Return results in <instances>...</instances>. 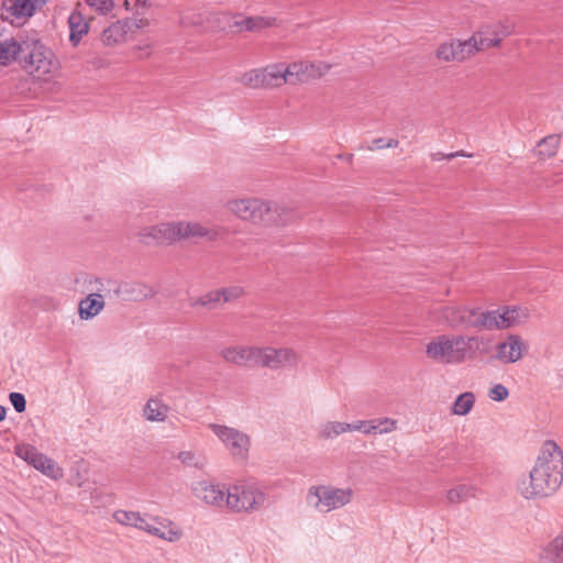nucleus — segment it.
<instances>
[{
	"instance_id": "obj_1",
	"label": "nucleus",
	"mask_w": 563,
	"mask_h": 563,
	"mask_svg": "<svg viewBox=\"0 0 563 563\" xmlns=\"http://www.w3.org/2000/svg\"><path fill=\"white\" fill-rule=\"evenodd\" d=\"M563 483V451L556 442L547 440L528 474H522L516 489L525 499H539L553 495Z\"/></svg>"
},
{
	"instance_id": "obj_2",
	"label": "nucleus",
	"mask_w": 563,
	"mask_h": 563,
	"mask_svg": "<svg viewBox=\"0 0 563 563\" xmlns=\"http://www.w3.org/2000/svg\"><path fill=\"white\" fill-rule=\"evenodd\" d=\"M485 339L479 335L441 334L426 346L432 361L444 365H460L484 353Z\"/></svg>"
},
{
	"instance_id": "obj_3",
	"label": "nucleus",
	"mask_w": 563,
	"mask_h": 563,
	"mask_svg": "<svg viewBox=\"0 0 563 563\" xmlns=\"http://www.w3.org/2000/svg\"><path fill=\"white\" fill-rule=\"evenodd\" d=\"M23 68L34 79L51 82L58 78L60 64L53 51L40 41L25 42Z\"/></svg>"
},
{
	"instance_id": "obj_4",
	"label": "nucleus",
	"mask_w": 563,
	"mask_h": 563,
	"mask_svg": "<svg viewBox=\"0 0 563 563\" xmlns=\"http://www.w3.org/2000/svg\"><path fill=\"white\" fill-rule=\"evenodd\" d=\"M228 510L234 514H252L266 503L263 485L255 478H240L229 485Z\"/></svg>"
},
{
	"instance_id": "obj_5",
	"label": "nucleus",
	"mask_w": 563,
	"mask_h": 563,
	"mask_svg": "<svg viewBox=\"0 0 563 563\" xmlns=\"http://www.w3.org/2000/svg\"><path fill=\"white\" fill-rule=\"evenodd\" d=\"M354 489L331 484L312 485L308 488L307 504L318 512H331L352 503Z\"/></svg>"
},
{
	"instance_id": "obj_6",
	"label": "nucleus",
	"mask_w": 563,
	"mask_h": 563,
	"mask_svg": "<svg viewBox=\"0 0 563 563\" xmlns=\"http://www.w3.org/2000/svg\"><path fill=\"white\" fill-rule=\"evenodd\" d=\"M225 207L230 213L252 223L271 222L277 211L276 203L255 197L231 199Z\"/></svg>"
},
{
	"instance_id": "obj_7",
	"label": "nucleus",
	"mask_w": 563,
	"mask_h": 563,
	"mask_svg": "<svg viewBox=\"0 0 563 563\" xmlns=\"http://www.w3.org/2000/svg\"><path fill=\"white\" fill-rule=\"evenodd\" d=\"M208 428L235 461L249 459L252 440L246 432L221 423H210Z\"/></svg>"
},
{
	"instance_id": "obj_8",
	"label": "nucleus",
	"mask_w": 563,
	"mask_h": 563,
	"mask_svg": "<svg viewBox=\"0 0 563 563\" xmlns=\"http://www.w3.org/2000/svg\"><path fill=\"white\" fill-rule=\"evenodd\" d=\"M300 362V354L289 346H260L258 365L277 371L295 368Z\"/></svg>"
},
{
	"instance_id": "obj_9",
	"label": "nucleus",
	"mask_w": 563,
	"mask_h": 563,
	"mask_svg": "<svg viewBox=\"0 0 563 563\" xmlns=\"http://www.w3.org/2000/svg\"><path fill=\"white\" fill-rule=\"evenodd\" d=\"M479 309V307L464 305L445 306L440 309L439 319L451 328L478 329Z\"/></svg>"
},
{
	"instance_id": "obj_10",
	"label": "nucleus",
	"mask_w": 563,
	"mask_h": 563,
	"mask_svg": "<svg viewBox=\"0 0 563 563\" xmlns=\"http://www.w3.org/2000/svg\"><path fill=\"white\" fill-rule=\"evenodd\" d=\"M512 33V25L506 20L483 23L470 37L476 42L477 53L486 48L498 46L503 38Z\"/></svg>"
},
{
	"instance_id": "obj_11",
	"label": "nucleus",
	"mask_w": 563,
	"mask_h": 563,
	"mask_svg": "<svg viewBox=\"0 0 563 563\" xmlns=\"http://www.w3.org/2000/svg\"><path fill=\"white\" fill-rule=\"evenodd\" d=\"M475 45V40L450 38L437 47L434 55L441 62L462 63L477 54Z\"/></svg>"
},
{
	"instance_id": "obj_12",
	"label": "nucleus",
	"mask_w": 563,
	"mask_h": 563,
	"mask_svg": "<svg viewBox=\"0 0 563 563\" xmlns=\"http://www.w3.org/2000/svg\"><path fill=\"white\" fill-rule=\"evenodd\" d=\"M49 0H2V16L11 23L22 24L42 10Z\"/></svg>"
},
{
	"instance_id": "obj_13",
	"label": "nucleus",
	"mask_w": 563,
	"mask_h": 563,
	"mask_svg": "<svg viewBox=\"0 0 563 563\" xmlns=\"http://www.w3.org/2000/svg\"><path fill=\"white\" fill-rule=\"evenodd\" d=\"M192 493L207 506L228 509L229 485L203 479L194 485Z\"/></svg>"
},
{
	"instance_id": "obj_14",
	"label": "nucleus",
	"mask_w": 563,
	"mask_h": 563,
	"mask_svg": "<svg viewBox=\"0 0 563 563\" xmlns=\"http://www.w3.org/2000/svg\"><path fill=\"white\" fill-rule=\"evenodd\" d=\"M147 519L144 529L147 534L168 543L179 542L184 538L183 528L175 521L158 516H148Z\"/></svg>"
},
{
	"instance_id": "obj_15",
	"label": "nucleus",
	"mask_w": 563,
	"mask_h": 563,
	"mask_svg": "<svg viewBox=\"0 0 563 563\" xmlns=\"http://www.w3.org/2000/svg\"><path fill=\"white\" fill-rule=\"evenodd\" d=\"M289 64L291 85L319 79L332 68V65L324 60H296Z\"/></svg>"
},
{
	"instance_id": "obj_16",
	"label": "nucleus",
	"mask_w": 563,
	"mask_h": 563,
	"mask_svg": "<svg viewBox=\"0 0 563 563\" xmlns=\"http://www.w3.org/2000/svg\"><path fill=\"white\" fill-rule=\"evenodd\" d=\"M137 236L145 245L174 244L176 241L175 222H161L142 228Z\"/></svg>"
},
{
	"instance_id": "obj_17",
	"label": "nucleus",
	"mask_w": 563,
	"mask_h": 563,
	"mask_svg": "<svg viewBox=\"0 0 563 563\" xmlns=\"http://www.w3.org/2000/svg\"><path fill=\"white\" fill-rule=\"evenodd\" d=\"M527 347L520 335L508 334L504 341L496 344L494 358L501 364H515L522 358Z\"/></svg>"
},
{
	"instance_id": "obj_18",
	"label": "nucleus",
	"mask_w": 563,
	"mask_h": 563,
	"mask_svg": "<svg viewBox=\"0 0 563 563\" xmlns=\"http://www.w3.org/2000/svg\"><path fill=\"white\" fill-rule=\"evenodd\" d=\"M222 358L236 366L258 365L260 346L235 344L229 345L220 352Z\"/></svg>"
},
{
	"instance_id": "obj_19",
	"label": "nucleus",
	"mask_w": 563,
	"mask_h": 563,
	"mask_svg": "<svg viewBox=\"0 0 563 563\" xmlns=\"http://www.w3.org/2000/svg\"><path fill=\"white\" fill-rule=\"evenodd\" d=\"M277 19L272 15L242 16L233 15L230 27L235 32L260 33L267 29L277 26Z\"/></svg>"
},
{
	"instance_id": "obj_20",
	"label": "nucleus",
	"mask_w": 563,
	"mask_h": 563,
	"mask_svg": "<svg viewBox=\"0 0 563 563\" xmlns=\"http://www.w3.org/2000/svg\"><path fill=\"white\" fill-rule=\"evenodd\" d=\"M264 88H279L291 85L290 64L272 63L262 67Z\"/></svg>"
},
{
	"instance_id": "obj_21",
	"label": "nucleus",
	"mask_w": 563,
	"mask_h": 563,
	"mask_svg": "<svg viewBox=\"0 0 563 563\" xmlns=\"http://www.w3.org/2000/svg\"><path fill=\"white\" fill-rule=\"evenodd\" d=\"M172 412V407L161 394L151 396L142 408V417L151 423H165Z\"/></svg>"
},
{
	"instance_id": "obj_22",
	"label": "nucleus",
	"mask_w": 563,
	"mask_h": 563,
	"mask_svg": "<svg viewBox=\"0 0 563 563\" xmlns=\"http://www.w3.org/2000/svg\"><path fill=\"white\" fill-rule=\"evenodd\" d=\"M106 301L101 294L92 292L82 298L78 303L80 320L88 321L96 318L104 309Z\"/></svg>"
},
{
	"instance_id": "obj_23",
	"label": "nucleus",
	"mask_w": 563,
	"mask_h": 563,
	"mask_svg": "<svg viewBox=\"0 0 563 563\" xmlns=\"http://www.w3.org/2000/svg\"><path fill=\"white\" fill-rule=\"evenodd\" d=\"M175 222L176 241L188 240L191 238H208L211 231L198 221L178 220Z\"/></svg>"
},
{
	"instance_id": "obj_24",
	"label": "nucleus",
	"mask_w": 563,
	"mask_h": 563,
	"mask_svg": "<svg viewBox=\"0 0 563 563\" xmlns=\"http://www.w3.org/2000/svg\"><path fill=\"white\" fill-rule=\"evenodd\" d=\"M69 41L77 46L89 31V23L79 11H73L68 16Z\"/></svg>"
},
{
	"instance_id": "obj_25",
	"label": "nucleus",
	"mask_w": 563,
	"mask_h": 563,
	"mask_svg": "<svg viewBox=\"0 0 563 563\" xmlns=\"http://www.w3.org/2000/svg\"><path fill=\"white\" fill-rule=\"evenodd\" d=\"M113 520L129 528H135L144 531L148 516L142 515L140 511L118 509L112 515Z\"/></svg>"
},
{
	"instance_id": "obj_26",
	"label": "nucleus",
	"mask_w": 563,
	"mask_h": 563,
	"mask_svg": "<svg viewBox=\"0 0 563 563\" xmlns=\"http://www.w3.org/2000/svg\"><path fill=\"white\" fill-rule=\"evenodd\" d=\"M539 563H563V531L540 551Z\"/></svg>"
},
{
	"instance_id": "obj_27",
	"label": "nucleus",
	"mask_w": 563,
	"mask_h": 563,
	"mask_svg": "<svg viewBox=\"0 0 563 563\" xmlns=\"http://www.w3.org/2000/svg\"><path fill=\"white\" fill-rule=\"evenodd\" d=\"M561 137L559 134H550L541 139L534 150V155L541 159L553 157L560 146Z\"/></svg>"
},
{
	"instance_id": "obj_28",
	"label": "nucleus",
	"mask_w": 563,
	"mask_h": 563,
	"mask_svg": "<svg viewBox=\"0 0 563 563\" xmlns=\"http://www.w3.org/2000/svg\"><path fill=\"white\" fill-rule=\"evenodd\" d=\"M32 466L52 479H59L63 477V470L58 466V464L43 453L38 454L36 457V463H34Z\"/></svg>"
},
{
	"instance_id": "obj_29",
	"label": "nucleus",
	"mask_w": 563,
	"mask_h": 563,
	"mask_svg": "<svg viewBox=\"0 0 563 563\" xmlns=\"http://www.w3.org/2000/svg\"><path fill=\"white\" fill-rule=\"evenodd\" d=\"M21 52L25 54V46L22 47L15 40L0 41V66H7L15 60Z\"/></svg>"
},
{
	"instance_id": "obj_30",
	"label": "nucleus",
	"mask_w": 563,
	"mask_h": 563,
	"mask_svg": "<svg viewBox=\"0 0 563 563\" xmlns=\"http://www.w3.org/2000/svg\"><path fill=\"white\" fill-rule=\"evenodd\" d=\"M346 432H350L349 423L342 421H327L318 429V435L322 440H333Z\"/></svg>"
},
{
	"instance_id": "obj_31",
	"label": "nucleus",
	"mask_w": 563,
	"mask_h": 563,
	"mask_svg": "<svg viewBox=\"0 0 563 563\" xmlns=\"http://www.w3.org/2000/svg\"><path fill=\"white\" fill-rule=\"evenodd\" d=\"M478 330L486 331H501L505 330L503 323L500 322L499 311L496 309L493 310H483L479 309V322Z\"/></svg>"
},
{
	"instance_id": "obj_32",
	"label": "nucleus",
	"mask_w": 563,
	"mask_h": 563,
	"mask_svg": "<svg viewBox=\"0 0 563 563\" xmlns=\"http://www.w3.org/2000/svg\"><path fill=\"white\" fill-rule=\"evenodd\" d=\"M475 401H476V397H475L474 393H472V391L462 393L454 400V402L451 407V412L455 416H461V417L466 416L472 411V409L475 405Z\"/></svg>"
},
{
	"instance_id": "obj_33",
	"label": "nucleus",
	"mask_w": 563,
	"mask_h": 563,
	"mask_svg": "<svg viewBox=\"0 0 563 563\" xmlns=\"http://www.w3.org/2000/svg\"><path fill=\"white\" fill-rule=\"evenodd\" d=\"M223 303L220 288L212 289L207 291L206 294L190 298L189 305L190 307H207L214 308L219 305Z\"/></svg>"
},
{
	"instance_id": "obj_34",
	"label": "nucleus",
	"mask_w": 563,
	"mask_h": 563,
	"mask_svg": "<svg viewBox=\"0 0 563 563\" xmlns=\"http://www.w3.org/2000/svg\"><path fill=\"white\" fill-rule=\"evenodd\" d=\"M476 488L472 485L460 484L446 493V499L451 504H457L474 497Z\"/></svg>"
},
{
	"instance_id": "obj_35",
	"label": "nucleus",
	"mask_w": 563,
	"mask_h": 563,
	"mask_svg": "<svg viewBox=\"0 0 563 563\" xmlns=\"http://www.w3.org/2000/svg\"><path fill=\"white\" fill-rule=\"evenodd\" d=\"M125 33V24L118 21L103 31L102 41L108 45L117 44L123 41Z\"/></svg>"
},
{
	"instance_id": "obj_36",
	"label": "nucleus",
	"mask_w": 563,
	"mask_h": 563,
	"mask_svg": "<svg viewBox=\"0 0 563 563\" xmlns=\"http://www.w3.org/2000/svg\"><path fill=\"white\" fill-rule=\"evenodd\" d=\"M176 457L183 465L197 470H202L206 465L205 457L194 450H183Z\"/></svg>"
},
{
	"instance_id": "obj_37",
	"label": "nucleus",
	"mask_w": 563,
	"mask_h": 563,
	"mask_svg": "<svg viewBox=\"0 0 563 563\" xmlns=\"http://www.w3.org/2000/svg\"><path fill=\"white\" fill-rule=\"evenodd\" d=\"M510 329L520 327L530 319V310L527 307L512 305L508 306Z\"/></svg>"
},
{
	"instance_id": "obj_38",
	"label": "nucleus",
	"mask_w": 563,
	"mask_h": 563,
	"mask_svg": "<svg viewBox=\"0 0 563 563\" xmlns=\"http://www.w3.org/2000/svg\"><path fill=\"white\" fill-rule=\"evenodd\" d=\"M372 424L373 435L388 434L398 429V421L388 417L372 419Z\"/></svg>"
},
{
	"instance_id": "obj_39",
	"label": "nucleus",
	"mask_w": 563,
	"mask_h": 563,
	"mask_svg": "<svg viewBox=\"0 0 563 563\" xmlns=\"http://www.w3.org/2000/svg\"><path fill=\"white\" fill-rule=\"evenodd\" d=\"M239 82L252 89L264 88L262 68L245 71L240 76Z\"/></svg>"
},
{
	"instance_id": "obj_40",
	"label": "nucleus",
	"mask_w": 563,
	"mask_h": 563,
	"mask_svg": "<svg viewBox=\"0 0 563 563\" xmlns=\"http://www.w3.org/2000/svg\"><path fill=\"white\" fill-rule=\"evenodd\" d=\"M14 453L18 457L22 459L30 465H33L34 463H36V457L41 452L31 444L21 443L15 445Z\"/></svg>"
},
{
	"instance_id": "obj_41",
	"label": "nucleus",
	"mask_w": 563,
	"mask_h": 563,
	"mask_svg": "<svg viewBox=\"0 0 563 563\" xmlns=\"http://www.w3.org/2000/svg\"><path fill=\"white\" fill-rule=\"evenodd\" d=\"M220 291L223 303L236 301L245 295L244 287L240 285L223 287Z\"/></svg>"
},
{
	"instance_id": "obj_42",
	"label": "nucleus",
	"mask_w": 563,
	"mask_h": 563,
	"mask_svg": "<svg viewBox=\"0 0 563 563\" xmlns=\"http://www.w3.org/2000/svg\"><path fill=\"white\" fill-rule=\"evenodd\" d=\"M509 397L508 388L503 384H494L488 389V398L493 401L501 402Z\"/></svg>"
},
{
	"instance_id": "obj_43",
	"label": "nucleus",
	"mask_w": 563,
	"mask_h": 563,
	"mask_svg": "<svg viewBox=\"0 0 563 563\" xmlns=\"http://www.w3.org/2000/svg\"><path fill=\"white\" fill-rule=\"evenodd\" d=\"M350 432L358 431L364 435H373V424L371 420H356L349 423Z\"/></svg>"
},
{
	"instance_id": "obj_44",
	"label": "nucleus",
	"mask_w": 563,
	"mask_h": 563,
	"mask_svg": "<svg viewBox=\"0 0 563 563\" xmlns=\"http://www.w3.org/2000/svg\"><path fill=\"white\" fill-rule=\"evenodd\" d=\"M9 400L16 412L22 413L26 409V399L23 394L12 391L9 394Z\"/></svg>"
},
{
	"instance_id": "obj_45",
	"label": "nucleus",
	"mask_w": 563,
	"mask_h": 563,
	"mask_svg": "<svg viewBox=\"0 0 563 563\" xmlns=\"http://www.w3.org/2000/svg\"><path fill=\"white\" fill-rule=\"evenodd\" d=\"M87 4L100 13L109 12L113 8V0H86Z\"/></svg>"
},
{
	"instance_id": "obj_46",
	"label": "nucleus",
	"mask_w": 563,
	"mask_h": 563,
	"mask_svg": "<svg viewBox=\"0 0 563 563\" xmlns=\"http://www.w3.org/2000/svg\"><path fill=\"white\" fill-rule=\"evenodd\" d=\"M500 316V322L503 323V327L505 330L510 329L509 324V316H508V306H500L497 308Z\"/></svg>"
},
{
	"instance_id": "obj_47",
	"label": "nucleus",
	"mask_w": 563,
	"mask_h": 563,
	"mask_svg": "<svg viewBox=\"0 0 563 563\" xmlns=\"http://www.w3.org/2000/svg\"><path fill=\"white\" fill-rule=\"evenodd\" d=\"M180 22H181V24H184V25H194V24H196V23H199L200 21H196V20L190 19L189 14H184V15L180 18Z\"/></svg>"
},
{
	"instance_id": "obj_48",
	"label": "nucleus",
	"mask_w": 563,
	"mask_h": 563,
	"mask_svg": "<svg viewBox=\"0 0 563 563\" xmlns=\"http://www.w3.org/2000/svg\"><path fill=\"white\" fill-rule=\"evenodd\" d=\"M385 144H386V139H383V137H379V139H376L373 141V146L372 148H385Z\"/></svg>"
},
{
	"instance_id": "obj_49",
	"label": "nucleus",
	"mask_w": 563,
	"mask_h": 563,
	"mask_svg": "<svg viewBox=\"0 0 563 563\" xmlns=\"http://www.w3.org/2000/svg\"><path fill=\"white\" fill-rule=\"evenodd\" d=\"M456 156H466V157H471L470 154H465L464 152H455V153H450V154H446L444 155L443 157L446 158V159H452Z\"/></svg>"
},
{
	"instance_id": "obj_50",
	"label": "nucleus",
	"mask_w": 563,
	"mask_h": 563,
	"mask_svg": "<svg viewBox=\"0 0 563 563\" xmlns=\"http://www.w3.org/2000/svg\"><path fill=\"white\" fill-rule=\"evenodd\" d=\"M397 146H398V141L397 140H395V139L386 140L385 148L397 147Z\"/></svg>"
},
{
	"instance_id": "obj_51",
	"label": "nucleus",
	"mask_w": 563,
	"mask_h": 563,
	"mask_svg": "<svg viewBox=\"0 0 563 563\" xmlns=\"http://www.w3.org/2000/svg\"><path fill=\"white\" fill-rule=\"evenodd\" d=\"M152 0H136V4L143 8L151 5Z\"/></svg>"
},
{
	"instance_id": "obj_52",
	"label": "nucleus",
	"mask_w": 563,
	"mask_h": 563,
	"mask_svg": "<svg viewBox=\"0 0 563 563\" xmlns=\"http://www.w3.org/2000/svg\"><path fill=\"white\" fill-rule=\"evenodd\" d=\"M7 416V408L0 405V421L4 420Z\"/></svg>"
},
{
	"instance_id": "obj_53",
	"label": "nucleus",
	"mask_w": 563,
	"mask_h": 563,
	"mask_svg": "<svg viewBox=\"0 0 563 563\" xmlns=\"http://www.w3.org/2000/svg\"><path fill=\"white\" fill-rule=\"evenodd\" d=\"M148 24V21L147 20H143L141 19L137 23V27H143V26H146Z\"/></svg>"
}]
</instances>
